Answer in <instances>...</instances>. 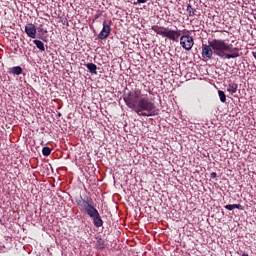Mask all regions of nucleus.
Masks as SVG:
<instances>
[{"label":"nucleus","instance_id":"nucleus-1","mask_svg":"<svg viewBox=\"0 0 256 256\" xmlns=\"http://www.w3.org/2000/svg\"><path fill=\"white\" fill-rule=\"evenodd\" d=\"M124 101L129 107L133 109L139 115V117H154L155 115V103L150 100L147 95H141L139 99L128 93V96L124 97Z\"/></svg>","mask_w":256,"mask_h":256},{"label":"nucleus","instance_id":"nucleus-2","mask_svg":"<svg viewBox=\"0 0 256 256\" xmlns=\"http://www.w3.org/2000/svg\"><path fill=\"white\" fill-rule=\"evenodd\" d=\"M76 203L82 213H85V215H88V217L93 220L96 227H103V219H101V214H99V211L95 208V203L91 197L83 199V197L80 196L76 199Z\"/></svg>","mask_w":256,"mask_h":256},{"label":"nucleus","instance_id":"nucleus-3","mask_svg":"<svg viewBox=\"0 0 256 256\" xmlns=\"http://www.w3.org/2000/svg\"><path fill=\"white\" fill-rule=\"evenodd\" d=\"M152 31L170 41H174V43H179V37H181V30H172L159 25L152 26Z\"/></svg>","mask_w":256,"mask_h":256},{"label":"nucleus","instance_id":"nucleus-4","mask_svg":"<svg viewBox=\"0 0 256 256\" xmlns=\"http://www.w3.org/2000/svg\"><path fill=\"white\" fill-rule=\"evenodd\" d=\"M210 47H212V51H214V55H217V57H225V51L228 53H231L232 45H229L225 42V40L222 39H213L212 41L208 42Z\"/></svg>","mask_w":256,"mask_h":256},{"label":"nucleus","instance_id":"nucleus-5","mask_svg":"<svg viewBox=\"0 0 256 256\" xmlns=\"http://www.w3.org/2000/svg\"><path fill=\"white\" fill-rule=\"evenodd\" d=\"M180 45L186 51H191V49H193V45H195V41L191 35L186 34L180 37Z\"/></svg>","mask_w":256,"mask_h":256},{"label":"nucleus","instance_id":"nucleus-6","mask_svg":"<svg viewBox=\"0 0 256 256\" xmlns=\"http://www.w3.org/2000/svg\"><path fill=\"white\" fill-rule=\"evenodd\" d=\"M111 33V21L104 22L102 31L98 34V39H107Z\"/></svg>","mask_w":256,"mask_h":256},{"label":"nucleus","instance_id":"nucleus-7","mask_svg":"<svg viewBox=\"0 0 256 256\" xmlns=\"http://www.w3.org/2000/svg\"><path fill=\"white\" fill-rule=\"evenodd\" d=\"M213 48L211 47V44H203L202 45V57L205 59V61H209L213 57Z\"/></svg>","mask_w":256,"mask_h":256},{"label":"nucleus","instance_id":"nucleus-8","mask_svg":"<svg viewBox=\"0 0 256 256\" xmlns=\"http://www.w3.org/2000/svg\"><path fill=\"white\" fill-rule=\"evenodd\" d=\"M25 33L31 39H35V37H37V28H35V25L33 23L27 24L25 26Z\"/></svg>","mask_w":256,"mask_h":256},{"label":"nucleus","instance_id":"nucleus-9","mask_svg":"<svg viewBox=\"0 0 256 256\" xmlns=\"http://www.w3.org/2000/svg\"><path fill=\"white\" fill-rule=\"evenodd\" d=\"M238 85L237 83L233 82V83H230L228 86H227V91L228 93H230V95H233L234 93H237V89H238Z\"/></svg>","mask_w":256,"mask_h":256},{"label":"nucleus","instance_id":"nucleus-10","mask_svg":"<svg viewBox=\"0 0 256 256\" xmlns=\"http://www.w3.org/2000/svg\"><path fill=\"white\" fill-rule=\"evenodd\" d=\"M85 66L87 67L89 73H91L92 75H97V65H95L94 63H87L85 64Z\"/></svg>","mask_w":256,"mask_h":256},{"label":"nucleus","instance_id":"nucleus-11","mask_svg":"<svg viewBox=\"0 0 256 256\" xmlns=\"http://www.w3.org/2000/svg\"><path fill=\"white\" fill-rule=\"evenodd\" d=\"M10 75H21V73H23V68H21V66H15L12 67L9 70Z\"/></svg>","mask_w":256,"mask_h":256},{"label":"nucleus","instance_id":"nucleus-12","mask_svg":"<svg viewBox=\"0 0 256 256\" xmlns=\"http://www.w3.org/2000/svg\"><path fill=\"white\" fill-rule=\"evenodd\" d=\"M225 209L228 211H233V209H239L240 211H243V207L241 204H228L224 206Z\"/></svg>","mask_w":256,"mask_h":256},{"label":"nucleus","instance_id":"nucleus-13","mask_svg":"<svg viewBox=\"0 0 256 256\" xmlns=\"http://www.w3.org/2000/svg\"><path fill=\"white\" fill-rule=\"evenodd\" d=\"M96 247L97 249H105V240L101 237H97Z\"/></svg>","mask_w":256,"mask_h":256},{"label":"nucleus","instance_id":"nucleus-14","mask_svg":"<svg viewBox=\"0 0 256 256\" xmlns=\"http://www.w3.org/2000/svg\"><path fill=\"white\" fill-rule=\"evenodd\" d=\"M189 17H195V13H197V10H195V8H193V6H191V4L187 5V9H186Z\"/></svg>","mask_w":256,"mask_h":256},{"label":"nucleus","instance_id":"nucleus-15","mask_svg":"<svg viewBox=\"0 0 256 256\" xmlns=\"http://www.w3.org/2000/svg\"><path fill=\"white\" fill-rule=\"evenodd\" d=\"M33 43L36 45L37 49L45 51V44L41 40H33Z\"/></svg>","mask_w":256,"mask_h":256},{"label":"nucleus","instance_id":"nucleus-16","mask_svg":"<svg viewBox=\"0 0 256 256\" xmlns=\"http://www.w3.org/2000/svg\"><path fill=\"white\" fill-rule=\"evenodd\" d=\"M218 95L220 97L221 103H226L227 102V96L225 95V92L219 90Z\"/></svg>","mask_w":256,"mask_h":256},{"label":"nucleus","instance_id":"nucleus-17","mask_svg":"<svg viewBox=\"0 0 256 256\" xmlns=\"http://www.w3.org/2000/svg\"><path fill=\"white\" fill-rule=\"evenodd\" d=\"M224 57H225V59H236V57H239V53L234 52L232 54H225Z\"/></svg>","mask_w":256,"mask_h":256},{"label":"nucleus","instance_id":"nucleus-18","mask_svg":"<svg viewBox=\"0 0 256 256\" xmlns=\"http://www.w3.org/2000/svg\"><path fill=\"white\" fill-rule=\"evenodd\" d=\"M131 96L136 99H141V90L135 89L133 93H131Z\"/></svg>","mask_w":256,"mask_h":256},{"label":"nucleus","instance_id":"nucleus-19","mask_svg":"<svg viewBox=\"0 0 256 256\" xmlns=\"http://www.w3.org/2000/svg\"><path fill=\"white\" fill-rule=\"evenodd\" d=\"M42 155H44V157H49V155H51V148L49 147H44L42 149Z\"/></svg>","mask_w":256,"mask_h":256},{"label":"nucleus","instance_id":"nucleus-20","mask_svg":"<svg viewBox=\"0 0 256 256\" xmlns=\"http://www.w3.org/2000/svg\"><path fill=\"white\" fill-rule=\"evenodd\" d=\"M149 0H137L136 2L133 3V5H139L141 3H147Z\"/></svg>","mask_w":256,"mask_h":256},{"label":"nucleus","instance_id":"nucleus-21","mask_svg":"<svg viewBox=\"0 0 256 256\" xmlns=\"http://www.w3.org/2000/svg\"><path fill=\"white\" fill-rule=\"evenodd\" d=\"M62 25H67L69 27V20H67V18H64L62 20Z\"/></svg>","mask_w":256,"mask_h":256},{"label":"nucleus","instance_id":"nucleus-22","mask_svg":"<svg viewBox=\"0 0 256 256\" xmlns=\"http://www.w3.org/2000/svg\"><path fill=\"white\" fill-rule=\"evenodd\" d=\"M210 178H211V179H216V178H217V173L212 172V173L210 174Z\"/></svg>","mask_w":256,"mask_h":256},{"label":"nucleus","instance_id":"nucleus-23","mask_svg":"<svg viewBox=\"0 0 256 256\" xmlns=\"http://www.w3.org/2000/svg\"><path fill=\"white\" fill-rule=\"evenodd\" d=\"M254 19H256V10H253Z\"/></svg>","mask_w":256,"mask_h":256},{"label":"nucleus","instance_id":"nucleus-24","mask_svg":"<svg viewBox=\"0 0 256 256\" xmlns=\"http://www.w3.org/2000/svg\"><path fill=\"white\" fill-rule=\"evenodd\" d=\"M242 256H249V254H247V253L244 252V253L242 254Z\"/></svg>","mask_w":256,"mask_h":256},{"label":"nucleus","instance_id":"nucleus-25","mask_svg":"<svg viewBox=\"0 0 256 256\" xmlns=\"http://www.w3.org/2000/svg\"><path fill=\"white\" fill-rule=\"evenodd\" d=\"M99 16H96L95 19H97Z\"/></svg>","mask_w":256,"mask_h":256}]
</instances>
